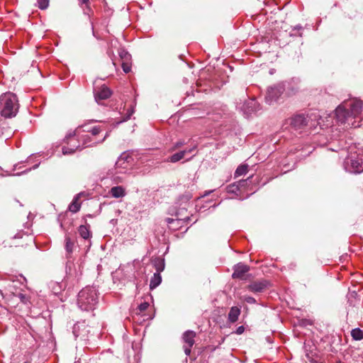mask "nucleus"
<instances>
[{"label":"nucleus","mask_w":363,"mask_h":363,"mask_svg":"<svg viewBox=\"0 0 363 363\" xmlns=\"http://www.w3.org/2000/svg\"><path fill=\"white\" fill-rule=\"evenodd\" d=\"M18 108V99L13 92H4L0 96V113L4 118H12L16 115Z\"/></svg>","instance_id":"nucleus-1"},{"label":"nucleus","mask_w":363,"mask_h":363,"mask_svg":"<svg viewBox=\"0 0 363 363\" xmlns=\"http://www.w3.org/2000/svg\"><path fill=\"white\" fill-rule=\"evenodd\" d=\"M97 303L98 294L94 287H85L78 294L77 304L82 311H92Z\"/></svg>","instance_id":"nucleus-2"},{"label":"nucleus","mask_w":363,"mask_h":363,"mask_svg":"<svg viewBox=\"0 0 363 363\" xmlns=\"http://www.w3.org/2000/svg\"><path fill=\"white\" fill-rule=\"evenodd\" d=\"M344 167L347 172L359 174L363 172V153L351 154L344 162Z\"/></svg>","instance_id":"nucleus-3"},{"label":"nucleus","mask_w":363,"mask_h":363,"mask_svg":"<svg viewBox=\"0 0 363 363\" xmlns=\"http://www.w3.org/2000/svg\"><path fill=\"white\" fill-rule=\"evenodd\" d=\"M335 117L342 124H347L348 126L354 128L359 126V123H357L355 121H352V115H350L345 101L335 109Z\"/></svg>","instance_id":"nucleus-4"},{"label":"nucleus","mask_w":363,"mask_h":363,"mask_svg":"<svg viewBox=\"0 0 363 363\" xmlns=\"http://www.w3.org/2000/svg\"><path fill=\"white\" fill-rule=\"evenodd\" d=\"M77 136L80 138L82 140V147L84 148L103 143L108 136V133H106L103 138L97 140L96 138L92 137L89 133L84 129L83 127L78 128L77 129Z\"/></svg>","instance_id":"nucleus-5"},{"label":"nucleus","mask_w":363,"mask_h":363,"mask_svg":"<svg viewBox=\"0 0 363 363\" xmlns=\"http://www.w3.org/2000/svg\"><path fill=\"white\" fill-rule=\"evenodd\" d=\"M67 145L62 147V153L64 155L72 154L77 150H82V140L77 136V130L73 134H69L66 137Z\"/></svg>","instance_id":"nucleus-6"},{"label":"nucleus","mask_w":363,"mask_h":363,"mask_svg":"<svg viewBox=\"0 0 363 363\" xmlns=\"http://www.w3.org/2000/svg\"><path fill=\"white\" fill-rule=\"evenodd\" d=\"M308 123V116L303 113L296 114L286 120L284 125H289L291 129L299 130L303 129Z\"/></svg>","instance_id":"nucleus-7"},{"label":"nucleus","mask_w":363,"mask_h":363,"mask_svg":"<svg viewBox=\"0 0 363 363\" xmlns=\"http://www.w3.org/2000/svg\"><path fill=\"white\" fill-rule=\"evenodd\" d=\"M345 102L349 109L350 115H352V120L356 118H359L360 120L363 119L362 101L357 99H353Z\"/></svg>","instance_id":"nucleus-8"},{"label":"nucleus","mask_w":363,"mask_h":363,"mask_svg":"<svg viewBox=\"0 0 363 363\" xmlns=\"http://www.w3.org/2000/svg\"><path fill=\"white\" fill-rule=\"evenodd\" d=\"M301 83V79L298 77H293L289 80L280 82L271 87V91H295L300 87L298 84Z\"/></svg>","instance_id":"nucleus-9"},{"label":"nucleus","mask_w":363,"mask_h":363,"mask_svg":"<svg viewBox=\"0 0 363 363\" xmlns=\"http://www.w3.org/2000/svg\"><path fill=\"white\" fill-rule=\"evenodd\" d=\"M196 333L193 330H187L183 334V340L185 343L184 346V353L189 356L191 354V347L195 343L194 338Z\"/></svg>","instance_id":"nucleus-10"},{"label":"nucleus","mask_w":363,"mask_h":363,"mask_svg":"<svg viewBox=\"0 0 363 363\" xmlns=\"http://www.w3.org/2000/svg\"><path fill=\"white\" fill-rule=\"evenodd\" d=\"M259 104L256 101V99L252 97L245 101L241 108L244 113L247 116H249L252 113L259 111Z\"/></svg>","instance_id":"nucleus-11"},{"label":"nucleus","mask_w":363,"mask_h":363,"mask_svg":"<svg viewBox=\"0 0 363 363\" xmlns=\"http://www.w3.org/2000/svg\"><path fill=\"white\" fill-rule=\"evenodd\" d=\"M196 145H194L192 148L188 149V150H184L182 151H179L178 152H176L173 154L172 155L169 156L168 158H167L166 162H172V163H176L181 160H182L185 155L186 153L191 152L194 150L196 148Z\"/></svg>","instance_id":"nucleus-12"},{"label":"nucleus","mask_w":363,"mask_h":363,"mask_svg":"<svg viewBox=\"0 0 363 363\" xmlns=\"http://www.w3.org/2000/svg\"><path fill=\"white\" fill-rule=\"evenodd\" d=\"M249 270L250 268L247 265L242 263H238L234 267V272L232 277L234 279H242L244 274Z\"/></svg>","instance_id":"nucleus-13"},{"label":"nucleus","mask_w":363,"mask_h":363,"mask_svg":"<svg viewBox=\"0 0 363 363\" xmlns=\"http://www.w3.org/2000/svg\"><path fill=\"white\" fill-rule=\"evenodd\" d=\"M268 285V282L267 281H257L251 283L247 286V289L254 293H259L263 291Z\"/></svg>","instance_id":"nucleus-14"},{"label":"nucleus","mask_w":363,"mask_h":363,"mask_svg":"<svg viewBox=\"0 0 363 363\" xmlns=\"http://www.w3.org/2000/svg\"><path fill=\"white\" fill-rule=\"evenodd\" d=\"M281 100L280 92H266L264 96L265 103L268 105H274L279 103Z\"/></svg>","instance_id":"nucleus-15"},{"label":"nucleus","mask_w":363,"mask_h":363,"mask_svg":"<svg viewBox=\"0 0 363 363\" xmlns=\"http://www.w3.org/2000/svg\"><path fill=\"white\" fill-rule=\"evenodd\" d=\"M84 195L83 192H80L74 196L72 201L69 205L68 209L70 212L75 213L78 212L81 208V202H79L80 198Z\"/></svg>","instance_id":"nucleus-16"},{"label":"nucleus","mask_w":363,"mask_h":363,"mask_svg":"<svg viewBox=\"0 0 363 363\" xmlns=\"http://www.w3.org/2000/svg\"><path fill=\"white\" fill-rule=\"evenodd\" d=\"M112 92H95L94 99L99 105H106V101L111 97Z\"/></svg>","instance_id":"nucleus-17"},{"label":"nucleus","mask_w":363,"mask_h":363,"mask_svg":"<svg viewBox=\"0 0 363 363\" xmlns=\"http://www.w3.org/2000/svg\"><path fill=\"white\" fill-rule=\"evenodd\" d=\"M65 250L67 252V257H69L70 255L73 252L74 248L75 247V240L72 239L68 235H65Z\"/></svg>","instance_id":"nucleus-18"},{"label":"nucleus","mask_w":363,"mask_h":363,"mask_svg":"<svg viewBox=\"0 0 363 363\" xmlns=\"http://www.w3.org/2000/svg\"><path fill=\"white\" fill-rule=\"evenodd\" d=\"M109 193L112 197L116 199L122 198L125 195V189L121 186L112 187L110 189Z\"/></svg>","instance_id":"nucleus-19"},{"label":"nucleus","mask_w":363,"mask_h":363,"mask_svg":"<svg viewBox=\"0 0 363 363\" xmlns=\"http://www.w3.org/2000/svg\"><path fill=\"white\" fill-rule=\"evenodd\" d=\"M128 159H131L128 155L125 153L122 154L118 159L116 162V168L122 167L123 169L128 168L129 161Z\"/></svg>","instance_id":"nucleus-20"},{"label":"nucleus","mask_w":363,"mask_h":363,"mask_svg":"<svg viewBox=\"0 0 363 363\" xmlns=\"http://www.w3.org/2000/svg\"><path fill=\"white\" fill-rule=\"evenodd\" d=\"M240 314V309L237 306H233L228 313V320L230 323H235L238 320Z\"/></svg>","instance_id":"nucleus-21"},{"label":"nucleus","mask_w":363,"mask_h":363,"mask_svg":"<svg viewBox=\"0 0 363 363\" xmlns=\"http://www.w3.org/2000/svg\"><path fill=\"white\" fill-rule=\"evenodd\" d=\"M78 233L79 235L85 240H87L91 238V234L90 231L89 225H82L78 228Z\"/></svg>","instance_id":"nucleus-22"},{"label":"nucleus","mask_w":363,"mask_h":363,"mask_svg":"<svg viewBox=\"0 0 363 363\" xmlns=\"http://www.w3.org/2000/svg\"><path fill=\"white\" fill-rule=\"evenodd\" d=\"M162 282V277L159 273H155L150 279V289L151 290L157 288Z\"/></svg>","instance_id":"nucleus-23"},{"label":"nucleus","mask_w":363,"mask_h":363,"mask_svg":"<svg viewBox=\"0 0 363 363\" xmlns=\"http://www.w3.org/2000/svg\"><path fill=\"white\" fill-rule=\"evenodd\" d=\"M103 82L102 79H96L94 82V91H111Z\"/></svg>","instance_id":"nucleus-24"},{"label":"nucleus","mask_w":363,"mask_h":363,"mask_svg":"<svg viewBox=\"0 0 363 363\" xmlns=\"http://www.w3.org/2000/svg\"><path fill=\"white\" fill-rule=\"evenodd\" d=\"M170 229L177 230L179 228L181 220L168 218L166 220Z\"/></svg>","instance_id":"nucleus-25"},{"label":"nucleus","mask_w":363,"mask_h":363,"mask_svg":"<svg viewBox=\"0 0 363 363\" xmlns=\"http://www.w3.org/2000/svg\"><path fill=\"white\" fill-rule=\"evenodd\" d=\"M248 171V165L247 164H240L238 167L235 172V177H238L242 175L245 174Z\"/></svg>","instance_id":"nucleus-26"},{"label":"nucleus","mask_w":363,"mask_h":363,"mask_svg":"<svg viewBox=\"0 0 363 363\" xmlns=\"http://www.w3.org/2000/svg\"><path fill=\"white\" fill-rule=\"evenodd\" d=\"M351 336L355 340H361L363 339V331L358 328H354L351 331Z\"/></svg>","instance_id":"nucleus-27"},{"label":"nucleus","mask_w":363,"mask_h":363,"mask_svg":"<svg viewBox=\"0 0 363 363\" xmlns=\"http://www.w3.org/2000/svg\"><path fill=\"white\" fill-rule=\"evenodd\" d=\"M119 56L122 60V62L130 61L131 55L125 50L121 49L118 52Z\"/></svg>","instance_id":"nucleus-28"},{"label":"nucleus","mask_w":363,"mask_h":363,"mask_svg":"<svg viewBox=\"0 0 363 363\" xmlns=\"http://www.w3.org/2000/svg\"><path fill=\"white\" fill-rule=\"evenodd\" d=\"M88 133L91 134V135L95 138L96 136L101 132V129L99 126H94L91 129L86 130Z\"/></svg>","instance_id":"nucleus-29"},{"label":"nucleus","mask_w":363,"mask_h":363,"mask_svg":"<svg viewBox=\"0 0 363 363\" xmlns=\"http://www.w3.org/2000/svg\"><path fill=\"white\" fill-rule=\"evenodd\" d=\"M81 327H85L84 323H77L75 324L73 327V333L75 335V337H79L81 335V333L79 332Z\"/></svg>","instance_id":"nucleus-30"},{"label":"nucleus","mask_w":363,"mask_h":363,"mask_svg":"<svg viewBox=\"0 0 363 363\" xmlns=\"http://www.w3.org/2000/svg\"><path fill=\"white\" fill-rule=\"evenodd\" d=\"M38 6L39 9L44 10L49 6V0H37Z\"/></svg>","instance_id":"nucleus-31"},{"label":"nucleus","mask_w":363,"mask_h":363,"mask_svg":"<svg viewBox=\"0 0 363 363\" xmlns=\"http://www.w3.org/2000/svg\"><path fill=\"white\" fill-rule=\"evenodd\" d=\"M302 26H300V25H298L296 26H295L293 29H292V31L290 34V35L291 36H296V35H298V36H301V33L299 32L300 30H302Z\"/></svg>","instance_id":"nucleus-32"},{"label":"nucleus","mask_w":363,"mask_h":363,"mask_svg":"<svg viewBox=\"0 0 363 363\" xmlns=\"http://www.w3.org/2000/svg\"><path fill=\"white\" fill-rule=\"evenodd\" d=\"M185 143H186L184 140H179L178 141H177L176 143H174L173 146L171 148V151H174V150L179 149L182 146L185 145Z\"/></svg>","instance_id":"nucleus-33"},{"label":"nucleus","mask_w":363,"mask_h":363,"mask_svg":"<svg viewBox=\"0 0 363 363\" xmlns=\"http://www.w3.org/2000/svg\"><path fill=\"white\" fill-rule=\"evenodd\" d=\"M122 69L125 73H128L131 70L130 61L122 62Z\"/></svg>","instance_id":"nucleus-34"},{"label":"nucleus","mask_w":363,"mask_h":363,"mask_svg":"<svg viewBox=\"0 0 363 363\" xmlns=\"http://www.w3.org/2000/svg\"><path fill=\"white\" fill-rule=\"evenodd\" d=\"M155 267H156V270H157L156 273L160 274V272L162 271H163V269L164 268V263L163 262H159L158 264H155Z\"/></svg>","instance_id":"nucleus-35"},{"label":"nucleus","mask_w":363,"mask_h":363,"mask_svg":"<svg viewBox=\"0 0 363 363\" xmlns=\"http://www.w3.org/2000/svg\"><path fill=\"white\" fill-rule=\"evenodd\" d=\"M149 303L147 302H143L139 305L138 308L140 311H145L147 309Z\"/></svg>","instance_id":"nucleus-36"},{"label":"nucleus","mask_w":363,"mask_h":363,"mask_svg":"<svg viewBox=\"0 0 363 363\" xmlns=\"http://www.w3.org/2000/svg\"><path fill=\"white\" fill-rule=\"evenodd\" d=\"M133 113H134V108L133 107H131L130 108H129L128 110L127 116H125V118H124L123 121H127V120L130 119V116L133 114Z\"/></svg>","instance_id":"nucleus-37"},{"label":"nucleus","mask_w":363,"mask_h":363,"mask_svg":"<svg viewBox=\"0 0 363 363\" xmlns=\"http://www.w3.org/2000/svg\"><path fill=\"white\" fill-rule=\"evenodd\" d=\"M244 299L247 303L251 304L255 303L256 302V300L252 296H245Z\"/></svg>","instance_id":"nucleus-38"},{"label":"nucleus","mask_w":363,"mask_h":363,"mask_svg":"<svg viewBox=\"0 0 363 363\" xmlns=\"http://www.w3.org/2000/svg\"><path fill=\"white\" fill-rule=\"evenodd\" d=\"M235 189H238V186H236L235 185L229 186L228 187V191L230 192H234Z\"/></svg>","instance_id":"nucleus-39"},{"label":"nucleus","mask_w":363,"mask_h":363,"mask_svg":"<svg viewBox=\"0 0 363 363\" xmlns=\"http://www.w3.org/2000/svg\"><path fill=\"white\" fill-rule=\"evenodd\" d=\"M244 330H245V328L243 326H240L237 328L236 333H237V334L240 335L244 332Z\"/></svg>","instance_id":"nucleus-40"},{"label":"nucleus","mask_w":363,"mask_h":363,"mask_svg":"<svg viewBox=\"0 0 363 363\" xmlns=\"http://www.w3.org/2000/svg\"><path fill=\"white\" fill-rule=\"evenodd\" d=\"M80 1H81L82 4H86L89 1V0H80Z\"/></svg>","instance_id":"nucleus-41"},{"label":"nucleus","mask_w":363,"mask_h":363,"mask_svg":"<svg viewBox=\"0 0 363 363\" xmlns=\"http://www.w3.org/2000/svg\"><path fill=\"white\" fill-rule=\"evenodd\" d=\"M274 73V69H271V70L269 71V74H273Z\"/></svg>","instance_id":"nucleus-42"},{"label":"nucleus","mask_w":363,"mask_h":363,"mask_svg":"<svg viewBox=\"0 0 363 363\" xmlns=\"http://www.w3.org/2000/svg\"><path fill=\"white\" fill-rule=\"evenodd\" d=\"M38 166V164H35V165L33 167V169H35Z\"/></svg>","instance_id":"nucleus-43"},{"label":"nucleus","mask_w":363,"mask_h":363,"mask_svg":"<svg viewBox=\"0 0 363 363\" xmlns=\"http://www.w3.org/2000/svg\"><path fill=\"white\" fill-rule=\"evenodd\" d=\"M335 363H341V362H340V361H338V362H335Z\"/></svg>","instance_id":"nucleus-44"},{"label":"nucleus","mask_w":363,"mask_h":363,"mask_svg":"<svg viewBox=\"0 0 363 363\" xmlns=\"http://www.w3.org/2000/svg\"><path fill=\"white\" fill-rule=\"evenodd\" d=\"M24 363H30V362H24Z\"/></svg>","instance_id":"nucleus-45"}]
</instances>
